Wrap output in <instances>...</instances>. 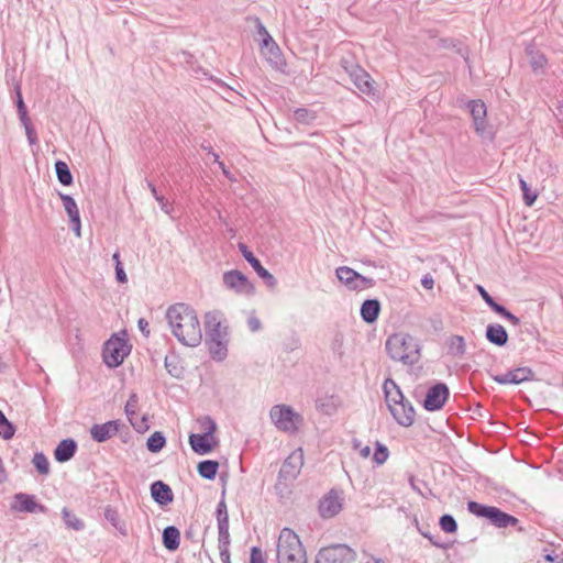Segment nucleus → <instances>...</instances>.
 Segmentation results:
<instances>
[{
  "mask_svg": "<svg viewBox=\"0 0 563 563\" xmlns=\"http://www.w3.org/2000/svg\"><path fill=\"white\" fill-rule=\"evenodd\" d=\"M166 320L174 336L186 346H197L202 340L196 311L186 303H175L166 311Z\"/></svg>",
  "mask_w": 563,
  "mask_h": 563,
  "instance_id": "nucleus-1",
  "label": "nucleus"
},
{
  "mask_svg": "<svg viewBox=\"0 0 563 563\" xmlns=\"http://www.w3.org/2000/svg\"><path fill=\"white\" fill-rule=\"evenodd\" d=\"M385 347L391 360L404 365H413L421 357V345L418 339L406 332H397L389 335Z\"/></svg>",
  "mask_w": 563,
  "mask_h": 563,
  "instance_id": "nucleus-2",
  "label": "nucleus"
},
{
  "mask_svg": "<svg viewBox=\"0 0 563 563\" xmlns=\"http://www.w3.org/2000/svg\"><path fill=\"white\" fill-rule=\"evenodd\" d=\"M278 563H307L306 550L298 537L289 528H284L277 541Z\"/></svg>",
  "mask_w": 563,
  "mask_h": 563,
  "instance_id": "nucleus-3",
  "label": "nucleus"
},
{
  "mask_svg": "<svg viewBox=\"0 0 563 563\" xmlns=\"http://www.w3.org/2000/svg\"><path fill=\"white\" fill-rule=\"evenodd\" d=\"M130 352L131 345L128 343L126 332L115 333L104 343L103 362L111 368L118 367Z\"/></svg>",
  "mask_w": 563,
  "mask_h": 563,
  "instance_id": "nucleus-4",
  "label": "nucleus"
},
{
  "mask_svg": "<svg viewBox=\"0 0 563 563\" xmlns=\"http://www.w3.org/2000/svg\"><path fill=\"white\" fill-rule=\"evenodd\" d=\"M269 418L279 431L290 434L296 433L303 421L301 415L287 405L273 406L269 410Z\"/></svg>",
  "mask_w": 563,
  "mask_h": 563,
  "instance_id": "nucleus-5",
  "label": "nucleus"
},
{
  "mask_svg": "<svg viewBox=\"0 0 563 563\" xmlns=\"http://www.w3.org/2000/svg\"><path fill=\"white\" fill-rule=\"evenodd\" d=\"M356 560V552L346 544L336 543L321 548L314 563H352Z\"/></svg>",
  "mask_w": 563,
  "mask_h": 563,
  "instance_id": "nucleus-6",
  "label": "nucleus"
},
{
  "mask_svg": "<svg viewBox=\"0 0 563 563\" xmlns=\"http://www.w3.org/2000/svg\"><path fill=\"white\" fill-rule=\"evenodd\" d=\"M222 283L227 290L238 296L250 297L255 294L254 284L238 269L224 272Z\"/></svg>",
  "mask_w": 563,
  "mask_h": 563,
  "instance_id": "nucleus-7",
  "label": "nucleus"
},
{
  "mask_svg": "<svg viewBox=\"0 0 563 563\" xmlns=\"http://www.w3.org/2000/svg\"><path fill=\"white\" fill-rule=\"evenodd\" d=\"M339 282L349 290L360 291L373 287L374 282L349 266H340L335 269Z\"/></svg>",
  "mask_w": 563,
  "mask_h": 563,
  "instance_id": "nucleus-8",
  "label": "nucleus"
},
{
  "mask_svg": "<svg viewBox=\"0 0 563 563\" xmlns=\"http://www.w3.org/2000/svg\"><path fill=\"white\" fill-rule=\"evenodd\" d=\"M344 493L339 489H331L319 501V515L323 519H330L339 515L344 505Z\"/></svg>",
  "mask_w": 563,
  "mask_h": 563,
  "instance_id": "nucleus-9",
  "label": "nucleus"
},
{
  "mask_svg": "<svg viewBox=\"0 0 563 563\" xmlns=\"http://www.w3.org/2000/svg\"><path fill=\"white\" fill-rule=\"evenodd\" d=\"M344 70L349 74L351 80L355 87L365 95L374 93V81L371 79L368 73H366L358 65L349 64L346 60H342Z\"/></svg>",
  "mask_w": 563,
  "mask_h": 563,
  "instance_id": "nucleus-10",
  "label": "nucleus"
},
{
  "mask_svg": "<svg viewBox=\"0 0 563 563\" xmlns=\"http://www.w3.org/2000/svg\"><path fill=\"white\" fill-rule=\"evenodd\" d=\"M207 341L228 340V328L222 323L221 314L217 311L205 316Z\"/></svg>",
  "mask_w": 563,
  "mask_h": 563,
  "instance_id": "nucleus-11",
  "label": "nucleus"
},
{
  "mask_svg": "<svg viewBox=\"0 0 563 563\" xmlns=\"http://www.w3.org/2000/svg\"><path fill=\"white\" fill-rule=\"evenodd\" d=\"M302 466L303 451L301 449H297L292 451L283 463L279 471V477L285 481H294L300 474Z\"/></svg>",
  "mask_w": 563,
  "mask_h": 563,
  "instance_id": "nucleus-12",
  "label": "nucleus"
},
{
  "mask_svg": "<svg viewBox=\"0 0 563 563\" xmlns=\"http://www.w3.org/2000/svg\"><path fill=\"white\" fill-rule=\"evenodd\" d=\"M448 398V386L443 383H438L428 390L423 401V407L428 411L439 410L444 406Z\"/></svg>",
  "mask_w": 563,
  "mask_h": 563,
  "instance_id": "nucleus-13",
  "label": "nucleus"
},
{
  "mask_svg": "<svg viewBox=\"0 0 563 563\" xmlns=\"http://www.w3.org/2000/svg\"><path fill=\"white\" fill-rule=\"evenodd\" d=\"M239 250L241 251L243 257L247 261V263L254 268L256 274L265 282L267 287L275 288L277 285L276 278L261 264L258 258L254 256V254L249 251L245 244L240 243Z\"/></svg>",
  "mask_w": 563,
  "mask_h": 563,
  "instance_id": "nucleus-14",
  "label": "nucleus"
},
{
  "mask_svg": "<svg viewBox=\"0 0 563 563\" xmlns=\"http://www.w3.org/2000/svg\"><path fill=\"white\" fill-rule=\"evenodd\" d=\"M59 197L63 201V207L69 218L71 230L74 231L76 236L80 238L81 236V221H80L79 209H78L76 201L74 200L73 197L65 195V194H59Z\"/></svg>",
  "mask_w": 563,
  "mask_h": 563,
  "instance_id": "nucleus-15",
  "label": "nucleus"
},
{
  "mask_svg": "<svg viewBox=\"0 0 563 563\" xmlns=\"http://www.w3.org/2000/svg\"><path fill=\"white\" fill-rule=\"evenodd\" d=\"M189 444L195 453L205 455L213 450L218 441L214 435L191 433L189 435Z\"/></svg>",
  "mask_w": 563,
  "mask_h": 563,
  "instance_id": "nucleus-16",
  "label": "nucleus"
},
{
  "mask_svg": "<svg viewBox=\"0 0 563 563\" xmlns=\"http://www.w3.org/2000/svg\"><path fill=\"white\" fill-rule=\"evenodd\" d=\"M120 431V422L111 420L101 424H93L90 429L91 438L97 442H104L118 434Z\"/></svg>",
  "mask_w": 563,
  "mask_h": 563,
  "instance_id": "nucleus-17",
  "label": "nucleus"
},
{
  "mask_svg": "<svg viewBox=\"0 0 563 563\" xmlns=\"http://www.w3.org/2000/svg\"><path fill=\"white\" fill-rule=\"evenodd\" d=\"M468 109L474 121L476 133L484 135L486 132V106L481 100H472L468 102Z\"/></svg>",
  "mask_w": 563,
  "mask_h": 563,
  "instance_id": "nucleus-18",
  "label": "nucleus"
},
{
  "mask_svg": "<svg viewBox=\"0 0 563 563\" xmlns=\"http://www.w3.org/2000/svg\"><path fill=\"white\" fill-rule=\"evenodd\" d=\"M533 376V373L528 367H519L512 371H509L503 375L494 376V380L501 385L507 384H520L527 380H530Z\"/></svg>",
  "mask_w": 563,
  "mask_h": 563,
  "instance_id": "nucleus-19",
  "label": "nucleus"
},
{
  "mask_svg": "<svg viewBox=\"0 0 563 563\" xmlns=\"http://www.w3.org/2000/svg\"><path fill=\"white\" fill-rule=\"evenodd\" d=\"M395 420L404 427H410L415 421V409L408 401L388 408Z\"/></svg>",
  "mask_w": 563,
  "mask_h": 563,
  "instance_id": "nucleus-20",
  "label": "nucleus"
},
{
  "mask_svg": "<svg viewBox=\"0 0 563 563\" xmlns=\"http://www.w3.org/2000/svg\"><path fill=\"white\" fill-rule=\"evenodd\" d=\"M12 508L16 511H25L31 514L44 510V507L36 503L34 496L24 493H19L14 496V505Z\"/></svg>",
  "mask_w": 563,
  "mask_h": 563,
  "instance_id": "nucleus-21",
  "label": "nucleus"
},
{
  "mask_svg": "<svg viewBox=\"0 0 563 563\" xmlns=\"http://www.w3.org/2000/svg\"><path fill=\"white\" fill-rule=\"evenodd\" d=\"M219 537H218V548L220 552V558L222 563H231L230 561V533H229V523L225 522L224 518L222 519L221 525H218Z\"/></svg>",
  "mask_w": 563,
  "mask_h": 563,
  "instance_id": "nucleus-22",
  "label": "nucleus"
},
{
  "mask_svg": "<svg viewBox=\"0 0 563 563\" xmlns=\"http://www.w3.org/2000/svg\"><path fill=\"white\" fill-rule=\"evenodd\" d=\"M151 495L153 499L162 506H165L173 500V492L170 487L162 481H157L152 484Z\"/></svg>",
  "mask_w": 563,
  "mask_h": 563,
  "instance_id": "nucleus-23",
  "label": "nucleus"
},
{
  "mask_svg": "<svg viewBox=\"0 0 563 563\" xmlns=\"http://www.w3.org/2000/svg\"><path fill=\"white\" fill-rule=\"evenodd\" d=\"M77 444L73 439H65L58 443L54 451L55 460L59 463L69 461L76 453Z\"/></svg>",
  "mask_w": 563,
  "mask_h": 563,
  "instance_id": "nucleus-24",
  "label": "nucleus"
},
{
  "mask_svg": "<svg viewBox=\"0 0 563 563\" xmlns=\"http://www.w3.org/2000/svg\"><path fill=\"white\" fill-rule=\"evenodd\" d=\"M383 388L388 408H391L394 405L405 401L400 388L396 385V383L393 379H386L384 382Z\"/></svg>",
  "mask_w": 563,
  "mask_h": 563,
  "instance_id": "nucleus-25",
  "label": "nucleus"
},
{
  "mask_svg": "<svg viewBox=\"0 0 563 563\" xmlns=\"http://www.w3.org/2000/svg\"><path fill=\"white\" fill-rule=\"evenodd\" d=\"M489 521L497 528H507L510 526L516 527L519 523V520L516 517L501 511L497 507H494V509L492 510Z\"/></svg>",
  "mask_w": 563,
  "mask_h": 563,
  "instance_id": "nucleus-26",
  "label": "nucleus"
},
{
  "mask_svg": "<svg viewBox=\"0 0 563 563\" xmlns=\"http://www.w3.org/2000/svg\"><path fill=\"white\" fill-rule=\"evenodd\" d=\"M487 340L498 346H504L508 341L506 329L498 323L488 324L486 328Z\"/></svg>",
  "mask_w": 563,
  "mask_h": 563,
  "instance_id": "nucleus-27",
  "label": "nucleus"
},
{
  "mask_svg": "<svg viewBox=\"0 0 563 563\" xmlns=\"http://www.w3.org/2000/svg\"><path fill=\"white\" fill-rule=\"evenodd\" d=\"M380 303L376 299H367L361 306V317L366 323H373L378 318Z\"/></svg>",
  "mask_w": 563,
  "mask_h": 563,
  "instance_id": "nucleus-28",
  "label": "nucleus"
},
{
  "mask_svg": "<svg viewBox=\"0 0 563 563\" xmlns=\"http://www.w3.org/2000/svg\"><path fill=\"white\" fill-rule=\"evenodd\" d=\"M180 532L174 527H166L163 531V544L169 551H175L179 547Z\"/></svg>",
  "mask_w": 563,
  "mask_h": 563,
  "instance_id": "nucleus-29",
  "label": "nucleus"
},
{
  "mask_svg": "<svg viewBox=\"0 0 563 563\" xmlns=\"http://www.w3.org/2000/svg\"><path fill=\"white\" fill-rule=\"evenodd\" d=\"M139 398L136 394H132L125 404V415L129 418V421L135 429H142L144 427L145 419L143 418L140 423L135 421L136 411H137Z\"/></svg>",
  "mask_w": 563,
  "mask_h": 563,
  "instance_id": "nucleus-30",
  "label": "nucleus"
},
{
  "mask_svg": "<svg viewBox=\"0 0 563 563\" xmlns=\"http://www.w3.org/2000/svg\"><path fill=\"white\" fill-rule=\"evenodd\" d=\"M213 360L223 361L228 354V340L207 341Z\"/></svg>",
  "mask_w": 563,
  "mask_h": 563,
  "instance_id": "nucleus-31",
  "label": "nucleus"
},
{
  "mask_svg": "<svg viewBox=\"0 0 563 563\" xmlns=\"http://www.w3.org/2000/svg\"><path fill=\"white\" fill-rule=\"evenodd\" d=\"M104 518L122 534L126 536L128 530L125 523L120 519L118 511L108 506L104 508Z\"/></svg>",
  "mask_w": 563,
  "mask_h": 563,
  "instance_id": "nucleus-32",
  "label": "nucleus"
},
{
  "mask_svg": "<svg viewBox=\"0 0 563 563\" xmlns=\"http://www.w3.org/2000/svg\"><path fill=\"white\" fill-rule=\"evenodd\" d=\"M219 463L217 461L207 460L198 464V473L206 479H213L217 475Z\"/></svg>",
  "mask_w": 563,
  "mask_h": 563,
  "instance_id": "nucleus-33",
  "label": "nucleus"
},
{
  "mask_svg": "<svg viewBox=\"0 0 563 563\" xmlns=\"http://www.w3.org/2000/svg\"><path fill=\"white\" fill-rule=\"evenodd\" d=\"M449 353L453 356H462L465 353L466 345L464 338L461 335H453L448 342Z\"/></svg>",
  "mask_w": 563,
  "mask_h": 563,
  "instance_id": "nucleus-34",
  "label": "nucleus"
},
{
  "mask_svg": "<svg viewBox=\"0 0 563 563\" xmlns=\"http://www.w3.org/2000/svg\"><path fill=\"white\" fill-rule=\"evenodd\" d=\"M55 172L60 184H63L64 186H69L73 184L71 173L69 170L68 165L65 162H56Z\"/></svg>",
  "mask_w": 563,
  "mask_h": 563,
  "instance_id": "nucleus-35",
  "label": "nucleus"
},
{
  "mask_svg": "<svg viewBox=\"0 0 563 563\" xmlns=\"http://www.w3.org/2000/svg\"><path fill=\"white\" fill-rule=\"evenodd\" d=\"M62 516L67 528H70L76 531H80L84 529L85 525L82 520H80L75 514L68 510V508H63Z\"/></svg>",
  "mask_w": 563,
  "mask_h": 563,
  "instance_id": "nucleus-36",
  "label": "nucleus"
},
{
  "mask_svg": "<svg viewBox=\"0 0 563 563\" xmlns=\"http://www.w3.org/2000/svg\"><path fill=\"white\" fill-rule=\"evenodd\" d=\"M196 423L200 434L214 435V432L217 431V423L211 417L205 416L198 418Z\"/></svg>",
  "mask_w": 563,
  "mask_h": 563,
  "instance_id": "nucleus-37",
  "label": "nucleus"
},
{
  "mask_svg": "<svg viewBox=\"0 0 563 563\" xmlns=\"http://www.w3.org/2000/svg\"><path fill=\"white\" fill-rule=\"evenodd\" d=\"M166 440L162 432L155 431L146 442L147 450L153 453L159 452L165 446Z\"/></svg>",
  "mask_w": 563,
  "mask_h": 563,
  "instance_id": "nucleus-38",
  "label": "nucleus"
},
{
  "mask_svg": "<svg viewBox=\"0 0 563 563\" xmlns=\"http://www.w3.org/2000/svg\"><path fill=\"white\" fill-rule=\"evenodd\" d=\"M494 509V506H485L476 501H468L467 503V510L482 518H486L489 520V517L492 515V510Z\"/></svg>",
  "mask_w": 563,
  "mask_h": 563,
  "instance_id": "nucleus-39",
  "label": "nucleus"
},
{
  "mask_svg": "<svg viewBox=\"0 0 563 563\" xmlns=\"http://www.w3.org/2000/svg\"><path fill=\"white\" fill-rule=\"evenodd\" d=\"M15 433L14 426L7 419L4 413L0 410V437L3 440H10Z\"/></svg>",
  "mask_w": 563,
  "mask_h": 563,
  "instance_id": "nucleus-40",
  "label": "nucleus"
},
{
  "mask_svg": "<svg viewBox=\"0 0 563 563\" xmlns=\"http://www.w3.org/2000/svg\"><path fill=\"white\" fill-rule=\"evenodd\" d=\"M519 185H520V189L523 195L525 203L528 207H531L534 203V201L537 200L538 194L536 191L531 190V188L529 187V185L522 177H519Z\"/></svg>",
  "mask_w": 563,
  "mask_h": 563,
  "instance_id": "nucleus-41",
  "label": "nucleus"
},
{
  "mask_svg": "<svg viewBox=\"0 0 563 563\" xmlns=\"http://www.w3.org/2000/svg\"><path fill=\"white\" fill-rule=\"evenodd\" d=\"M32 462L40 474L47 475L49 473V462L43 453H35Z\"/></svg>",
  "mask_w": 563,
  "mask_h": 563,
  "instance_id": "nucleus-42",
  "label": "nucleus"
},
{
  "mask_svg": "<svg viewBox=\"0 0 563 563\" xmlns=\"http://www.w3.org/2000/svg\"><path fill=\"white\" fill-rule=\"evenodd\" d=\"M441 529L448 533H454L457 530V523L451 515H443L439 522Z\"/></svg>",
  "mask_w": 563,
  "mask_h": 563,
  "instance_id": "nucleus-43",
  "label": "nucleus"
},
{
  "mask_svg": "<svg viewBox=\"0 0 563 563\" xmlns=\"http://www.w3.org/2000/svg\"><path fill=\"white\" fill-rule=\"evenodd\" d=\"M388 456H389L388 449L380 442H377L376 450H375L374 456H373L374 462L378 465H382L387 461Z\"/></svg>",
  "mask_w": 563,
  "mask_h": 563,
  "instance_id": "nucleus-44",
  "label": "nucleus"
},
{
  "mask_svg": "<svg viewBox=\"0 0 563 563\" xmlns=\"http://www.w3.org/2000/svg\"><path fill=\"white\" fill-rule=\"evenodd\" d=\"M477 290L481 294L484 301L497 313L503 306L497 303L494 300V298L484 289V287L478 285Z\"/></svg>",
  "mask_w": 563,
  "mask_h": 563,
  "instance_id": "nucleus-45",
  "label": "nucleus"
},
{
  "mask_svg": "<svg viewBox=\"0 0 563 563\" xmlns=\"http://www.w3.org/2000/svg\"><path fill=\"white\" fill-rule=\"evenodd\" d=\"M295 120L300 123H309L314 119V115L307 109L300 108L294 112Z\"/></svg>",
  "mask_w": 563,
  "mask_h": 563,
  "instance_id": "nucleus-46",
  "label": "nucleus"
},
{
  "mask_svg": "<svg viewBox=\"0 0 563 563\" xmlns=\"http://www.w3.org/2000/svg\"><path fill=\"white\" fill-rule=\"evenodd\" d=\"M223 518H224L225 522L229 523V515H228V510H227V505L222 500L219 503L218 508H217L218 525H221Z\"/></svg>",
  "mask_w": 563,
  "mask_h": 563,
  "instance_id": "nucleus-47",
  "label": "nucleus"
},
{
  "mask_svg": "<svg viewBox=\"0 0 563 563\" xmlns=\"http://www.w3.org/2000/svg\"><path fill=\"white\" fill-rule=\"evenodd\" d=\"M545 57L542 54H531L530 63L534 70L542 68L545 65Z\"/></svg>",
  "mask_w": 563,
  "mask_h": 563,
  "instance_id": "nucleus-48",
  "label": "nucleus"
},
{
  "mask_svg": "<svg viewBox=\"0 0 563 563\" xmlns=\"http://www.w3.org/2000/svg\"><path fill=\"white\" fill-rule=\"evenodd\" d=\"M353 449L357 450L363 459H367L371 455V448L368 445L362 446L361 441L357 439L353 440Z\"/></svg>",
  "mask_w": 563,
  "mask_h": 563,
  "instance_id": "nucleus-49",
  "label": "nucleus"
},
{
  "mask_svg": "<svg viewBox=\"0 0 563 563\" xmlns=\"http://www.w3.org/2000/svg\"><path fill=\"white\" fill-rule=\"evenodd\" d=\"M250 563H265L264 554L260 548H252Z\"/></svg>",
  "mask_w": 563,
  "mask_h": 563,
  "instance_id": "nucleus-50",
  "label": "nucleus"
},
{
  "mask_svg": "<svg viewBox=\"0 0 563 563\" xmlns=\"http://www.w3.org/2000/svg\"><path fill=\"white\" fill-rule=\"evenodd\" d=\"M257 30H258L260 35L264 36L263 37L264 46H268L271 43H274V41H273L272 36L268 34L267 30L258 20H257Z\"/></svg>",
  "mask_w": 563,
  "mask_h": 563,
  "instance_id": "nucleus-51",
  "label": "nucleus"
},
{
  "mask_svg": "<svg viewBox=\"0 0 563 563\" xmlns=\"http://www.w3.org/2000/svg\"><path fill=\"white\" fill-rule=\"evenodd\" d=\"M15 95H16L15 104H16V109H18V114H20L22 112H26L27 109H26V106H25V103L23 101L20 86L15 87Z\"/></svg>",
  "mask_w": 563,
  "mask_h": 563,
  "instance_id": "nucleus-52",
  "label": "nucleus"
},
{
  "mask_svg": "<svg viewBox=\"0 0 563 563\" xmlns=\"http://www.w3.org/2000/svg\"><path fill=\"white\" fill-rule=\"evenodd\" d=\"M499 316L504 317L508 321H510L514 325L519 324V318H517L515 314H512L510 311H508L504 306L500 308V310L497 312Z\"/></svg>",
  "mask_w": 563,
  "mask_h": 563,
  "instance_id": "nucleus-53",
  "label": "nucleus"
},
{
  "mask_svg": "<svg viewBox=\"0 0 563 563\" xmlns=\"http://www.w3.org/2000/svg\"><path fill=\"white\" fill-rule=\"evenodd\" d=\"M24 130H25V134H26L30 145L37 144L38 137H37V133H36L35 129L33 128V125L26 126V129H24Z\"/></svg>",
  "mask_w": 563,
  "mask_h": 563,
  "instance_id": "nucleus-54",
  "label": "nucleus"
},
{
  "mask_svg": "<svg viewBox=\"0 0 563 563\" xmlns=\"http://www.w3.org/2000/svg\"><path fill=\"white\" fill-rule=\"evenodd\" d=\"M115 277L117 280L121 284H125L128 282V276L122 267L121 262H118V264L115 265Z\"/></svg>",
  "mask_w": 563,
  "mask_h": 563,
  "instance_id": "nucleus-55",
  "label": "nucleus"
},
{
  "mask_svg": "<svg viewBox=\"0 0 563 563\" xmlns=\"http://www.w3.org/2000/svg\"><path fill=\"white\" fill-rule=\"evenodd\" d=\"M247 325L252 332H256V331L261 330V328H262V323H261L260 319L256 318L255 316L249 317Z\"/></svg>",
  "mask_w": 563,
  "mask_h": 563,
  "instance_id": "nucleus-56",
  "label": "nucleus"
},
{
  "mask_svg": "<svg viewBox=\"0 0 563 563\" xmlns=\"http://www.w3.org/2000/svg\"><path fill=\"white\" fill-rule=\"evenodd\" d=\"M162 209V211H164L165 213L167 214H170L172 212V207L168 203V201L162 196V197H157V200H156Z\"/></svg>",
  "mask_w": 563,
  "mask_h": 563,
  "instance_id": "nucleus-57",
  "label": "nucleus"
},
{
  "mask_svg": "<svg viewBox=\"0 0 563 563\" xmlns=\"http://www.w3.org/2000/svg\"><path fill=\"white\" fill-rule=\"evenodd\" d=\"M421 285L426 288V289H432L433 286H434V279L433 277L430 275V274H426L422 279H421Z\"/></svg>",
  "mask_w": 563,
  "mask_h": 563,
  "instance_id": "nucleus-58",
  "label": "nucleus"
},
{
  "mask_svg": "<svg viewBox=\"0 0 563 563\" xmlns=\"http://www.w3.org/2000/svg\"><path fill=\"white\" fill-rule=\"evenodd\" d=\"M148 325V322L144 318L139 319L137 327L145 336L150 335Z\"/></svg>",
  "mask_w": 563,
  "mask_h": 563,
  "instance_id": "nucleus-59",
  "label": "nucleus"
},
{
  "mask_svg": "<svg viewBox=\"0 0 563 563\" xmlns=\"http://www.w3.org/2000/svg\"><path fill=\"white\" fill-rule=\"evenodd\" d=\"M19 115V120L21 122V124L23 125L24 129H26V126H32V123H31V119L27 114V111L26 112H22Z\"/></svg>",
  "mask_w": 563,
  "mask_h": 563,
  "instance_id": "nucleus-60",
  "label": "nucleus"
},
{
  "mask_svg": "<svg viewBox=\"0 0 563 563\" xmlns=\"http://www.w3.org/2000/svg\"><path fill=\"white\" fill-rule=\"evenodd\" d=\"M165 366L172 375L178 376L177 368L176 366L172 365V360L168 356L165 357Z\"/></svg>",
  "mask_w": 563,
  "mask_h": 563,
  "instance_id": "nucleus-61",
  "label": "nucleus"
},
{
  "mask_svg": "<svg viewBox=\"0 0 563 563\" xmlns=\"http://www.w3.org/2000/svg\"><path fill=\"white\" fill-rule=\"evenodd\" d=\"M147 187L150 188L155 200H157V197H162L161 195H158L156 187L151 181H147Z\"/></svg>",
  "mask_w": 563,
  "mask_h": 563,
  "instance_id": "nucleus-62",
  "label": "nucleus"
},
{
  "mask_svg": "<svg viewBox=\"0 0 563 563\" xmlns=\"http://www.w3.org/2000/svg\"><path fill=\"white\" fill-rule=\"evenodd\" d=\"M218 165H219V167L222 169L223 175H224L227 178L232 179V178H231V174H230V172L225 168V166H224L223 162H218Z\"/></svg>",
  "mask_w": 563,
  "mask_h": 563,
  "instance_id": "nucleus-63",
  "label": "nucleus"
},
{
  "mask_svg": "<svg viewBox=\"0 0 563 563\" xmlns=\"http://www.w3.org/2000/svg\"><path fill=\"white\" fill-rule=\"evenodd\" d=\"M112 260L115 262V265L118 264V262H121L120 261V254L118 252H115L113 255H112Z\"/></svg>",
  "mask_w": 563,
  "mask_h": 563,
  "instance_id": "nucleus-64",
  "label": "nucleus"
}]
</instances>
